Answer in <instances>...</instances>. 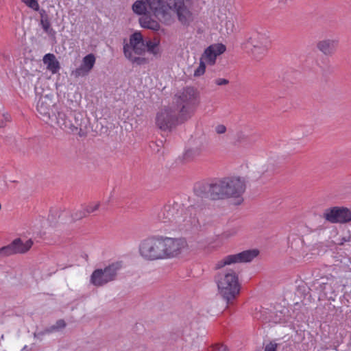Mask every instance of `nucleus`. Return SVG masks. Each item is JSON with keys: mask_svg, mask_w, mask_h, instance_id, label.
Segmentation results:
<instances>
[{"mask_svg": "<svg viewBox=\"0 0 351 351\" xmlns=\"http://www.w3.org/2000/svg\"><path fill=\"white\" fill-rule=\"evenodd\" d=\"M131 48L136 54L143 55L145 52V41L139 45H134Z\"/></svg>", "mask_w": 351, "mask_h": 351, "instance_id": "nucleus-32", "label": "nucleus"}, {"mask_svg": "<svg viewBox=\"0 0 351 351\" xmlns=\"http://www.w3.org/2000/svg\"><path fill=\"white\" fill-rule=\"evenodd\" d=\"M143 42H144V40H143L141 33L134 32V34H132L130 36V45H129L130 49H131L132 47L136 45H139V44L142 43Z\"/></svg>", "mask_w": 351, "mask_h": 351, "instance_id": "nucleus-28", "label": "nucleus"}, {"mask_svg": "<svg viewBox=\"0 0 351 351\" xmlns=\"http://www.w3.org/2000/svg\"><path fill=\"white\" fill-rule=\"evenodd\" d=\"M199 103V93L192 86L184 88L174 96V108L180 112V118L184 120L192 117Z\"/></svg>", "mask_w": 351, "mask_h": 351, "instance_id": "nucleus-3", "label": "nucleus"}, {"mask_svg": "<svg viewBox=\"0 0 351 351\" xmlns=\"http://www.w3.org/2000/svg\"><path fill=\"white\" fill-rule=\"evenodd\" d=\"M27 7L34 11L39 10L40 5L37 0H21Z\"/></svg>", "mask_w": 351, "mask_h": 351, "instance_id": "nucleus-30", "label": "nucleus"}, {"mask_svg": "<svg viewBox=\"0 0 351 351\" xmlns=\"http://www.w3.org/2000/svg\"><path fill=\"white\" fill-rule=\"evenodd\" d=\"M213 351H228V348L222 344H217L213 348Z\"/></svg>", "mask_w": 351, "mask_h": 351, "instance_id": "nucleus-36", "label": "nucleus"}, {"mask_svg": "<svg viewBox=\"0 0 351 351\" xmlns=\"http://www.w3.org/2000/svg\"><path fill=\"white\" fill-rule=\"evenodd\" d=\"M223 180L226 197H237L238 202L236 204H240L243 202L241 195L245 190V184L241 178H225Z\"/></svg>", "mask_w": 351, "mask_h": 351, "instance_id": "nucleus-14", "label": "nucleus"}, {"mask_svg": "<svg viewBox=\"0 0 351 351\" xmlns=\"http://www.w3.org/2000/svg\"><path fill=\"white\" fill-rule=\"evenodd\" d=\"M66 326L65 321L62 319H58L56 324L50 327L46 328L44 330L39 332H35V337H40L46 334L52 333L64 329Z\"/></svg>", "mask_w": 351, "mask_h": 351, "instance_id": "nucleus-24", "label": "nucleus"}, {"mask_svg": "<svg viewBox=\"0 0 351 351\" xmlns=\"http://www.w3.org/2000/svg\"><path fill=\"white\" fill-rule=\"evenodd\" d=\"M123 53L127 59H128L132 63L136 64L138 65H143L148 63V60L145 58L143 57H134L132 55V50L130 49L128 44L123 45Z\"/></svg>", "mask_w": 351, "mask_h": 351, "instance_id": "nucleus-25", "label": "nucleus"}, {"mask_svg": "<svg viewBox=\"0 0 351 351\" xmlns=\"http://www.w3.org/2000/svg\"><path fill=\"white\" fill-rule=\"evenodd\" d=\"M219 293L222 298L230 303L239 294L241 285L238 274L232 269L218 272L215 276Z\"/></svg>", "mask_w": 351, "mask_h": 351, "instance_id": "nucleus-4", "label": "nucleus"}, {"mask_svg": "<svg viewBox=\"0 0 351 351\" xmlns=\"http://www.w3.org/2000/svg\"><path fill=\"white\" fill-rule=\"evenodd\" d=\"M191 0H138L132 5V10L138 15L147 14V8L162 23L170 25L173 19L169 10L176 12L182 25L189 26L193 21V14L189 10Z\"/></svg>", "mask_w": 351, "mask_h": 351, "instance_id": "nucleus-1", "label": "nucleus"}, {"mask_svg": "<svg viewBox=\"0 0 351 351\" xmlns=\"http://www.w3.org/2000/svg\"><path fill=\"white\" fill-rule=\"evenodd\" d=\"M44 64L47 65V69L53 73H56L60 69V64L53 53H47L43 57Z\"/></svg>", "mask_w": 351, "mask_h": 351, "instance_id": "nucleus-26", "label": "nucleus"}, {"mask_svg": "<svg viewBox=\"0 0 351 351\" xmlns=\"http://www.w3.org/2000/svg\"><path fill=\"white\" fill-rule=\"evenodd\" d=\"M27 346H25L24 348H23V350H27Z\"/></svg>", "mask_w": 351, "mask_h": 351, "instance_id": "nucleus-42", "label": "nucleus"}, {"mask_svg": "<svg viewBox=\"0 0 351 351\" xmlns=\"http://www.w3.org/2000/svg\"><path fill=\"white\" fill-rule=\"evenodd\" d=\"M157 220L163 223H169L173 230L187 232L199 226L197 209L193 205L184 207L178 202L165 204L157 215Z\"/></svg>", "mask_w": 351, "mask_h": 351, "instance_id": "nucleus-2", "label": "nucleus"}, {"mask_svg": "<svg viewBox=\"0 0 351 351\" xmlns=\"http://www.w3.org/2000/svg\"><path fill=\"white\" fill-rule=\"evenodd\" d=\"M215 84L218 86L227 85L229 84V81L223 78H218L215 80Z\"/></svg>", "mask_w": 351, "mask_h": 351, "instance_id": "nucleus-37", "label": "nucleus"}, {"mask_svg": "<svg viewBox=\"0 0 351 351\" xmlns=\"http://www.w3.org/2000/svg\"><path fill=\"white\" fill-rule=\"evenodd\" d=\"M248 137L240 133L238 134V141L240 143H245L247 141Z\"/></svg>", "mask_w": 351, "mask_h": 351, "instance_id": "nucleus-38", "label": "nucleus"}, {"mask_svg": "<svg viewBox=\"0 0 351 351\" xmlns=\"http://www.w3.org/2000/svg\"><path fill=\"white\" fill-rule=\"evenodd\" d=\"M96 58L93 53H89L82 59L81 65L72 71L75 77H84L90 72L95 64Z\"/></svg>", "mask_w": 351, "mask_h": 351, "instance_id": "nucleus-18", "label": "nucleus"}, {"mask_svg": "<svg viewBox=\"0 0 351 351\" xmlns=\"http://www.w3.org/2000/svg\"><path fill=\"white\" fill-rule=\"evenodd\" d=\"M56 108H58V106L51 97L47 95L40 96L36 106L40 119L47 123L53 122L54 114L56 112Z\"/></svg>", "mask_w": 351, "mask_h": 351, "instance_id": "nucleus-12", "label": "nucleus"}, {"mask_svg": "<svg viewBox=\"0 0 351 351\" xmlns=\"http://www.w3.org/2000/svg\"><path fill=\"white\" fill-rule=\"evenodd\" d=\"M139 23L143 28L158 31L160 29V25L159 23L154 20L149 14H145L139 18Z\"/></svg>", "mask_w": 351, "mask_h": 351, "instance_id": "nucleus-22", "label": "nucleus"}, {"mask_svg": "<svg viewBox=\"0 0 351 351\" xmlns=\"http://www.w3.org/2000/svg\"><path fill=\"white\" fill-rule=\"evenodd\" d=\"M40 14V25L45 33H46L49 38L55 39L56 36V32L51 27V17L49 11L39 8L36 10Z\"/></svg>", "mask_w": 351, "mask_h": 351, "instance_id": "nucleus-19", "label": "nucleus"}, {"mask_svg": "<svg viewBox=\"0 0 351 351\" xmlns=\"http://www.w3.org/2000/svg\"><path fill=\"white\" fill-rule=\"evenodd\" d=\"M194 192L202 198L213 200L226 198L223 179L214 183H198L194 187Z\"/></svg>", "mask_w": 351, "mask_h": 351, "instance_id": "nucleus-9", "label": "nucleus"}, {"mask_svg": "<svg viewBox=\"0 0 351 351\" xmlns=\"http://www.w3.org/2000/svg\"><path fill=\"white\" fill-rule=\"evenodd\" d=\"M206 71V64L204 60L200 58L199 66L194 71L195 77L202 76Z\"/></svg>", "mask_w": 351, "mask_h": 351, "instance_id": "nucleus-29", "label": "nucleus"}, {"mask_svg": "<svg viewBox=\"0 0 351 351\" xmlns=\"http://www.w3.org/2000/svg\"><path fill=\"white\" fill-rule=\"evenodd\" d=\"M145 48H147V51L154 56L158 55L160 53V50L158 48L159 42H153L149 40L145 43Z\"/></svg>", "mask_w": 351, "mask_h": 351, "instance_id": "nucleus-27", "label": "nucleus"}, {"mask_svg": "<svg viewBox=\"0 0 351 351\" xmlns=\"http://www.w3.org/2000/svg\"><path fill=\"white\" fill-rule=\"evenodd\" d=\"M186 120L180 118V112L173 107L165 106L157 112L155 123L158 128L164 132H171L177 125Z\"/></svg>", "mask_w": 351, "mask_h": 351, "instance_id": "nucleus-6", "label": "nucleus"}, {"mask_svg": "<svg viewBox=\"0 0 351 351\" xmlns=\"http://www.w3.org/2000/svg\"><path fill=\"white\" fill-rule=\"evenodd\" d=\"M259 254L256 249L247 250L241 252L226 256L217 262L215 269H220L227 265L235 263H250Z\"/></svg>", "mask_w": 351, "mask_h": 351, "instance_id": "nucleus-10", "label": "nucleus"}, {"mask_svg": "<svg viewBox=\"0 0 351 351\" xmlns=\"http://www.w3.org/2000/svg\"><path fill=\"white\" fill-rule=\"evenodd\" d=\"M322 282L320 285V288L325 295L330 293H333L335 291L334 287L338 284L335 277L332 275L329 276L322 277Z\"/></svg>", "mask_w": 351, "mask_h": 351, "instance_id": "nucleus-21", "label": "nucleus"}, {"mask_svg": "<svg viewBox=\"0 0 351 351\" xmlns=\"http://www.w3.org/2000/svg\"><path fill=\"white\" fill-rule=\"evenodd\" d=\"M32 245L33 241L32 239L23 242L21 238H16L8 245L0 248V260L14 254H25L30 250Z\"/></svg>", "mask_w": 351, "mask_h": 351, "instance_id": "nucleus-13", "label": "nucleus"}, {"mask_svg": "<svg viewBox=\"0 0 351 351\" xmlns=\"http://www.w3.org/2000/svg\"><path fill=\"white\" fill-rule=\"evenodd\" d=\"M215 132L218 134H224L226 132V127L224 125L220 124L215 127Z\"/></svg>", "mask_w": 351, "mask_h": 351, "instance_id": "nucleus-35", "label": "nucleus"}, {"mask_svg": "<svg viewBox=\"0 0 351 351\" xmlns=\"http://www.w3.org/2000/svg\"><path fill=\"white\" fill-rule=\"evenodd\" d=\"M271 165V163H269L268 165H267V167L266 165H263V167H262V173H264L265 172H267L269 171H273L274 170V167H269V165Z\"/></svg>", "mask_w": 351, "mask_h": 351, "instance_id": "nucleus-39", "label": "nucleus"}, {"mask_svg": "<svg viewBox=\"0 0 351 351\" xmlns=\"http://www.w3.org/2000/svg\"><path fill=\"white\" fill-rule=\"evenodd\" d=\"M123 267V262L118 261L109 264L104 269H96L90 276V282L96 287H102L117 280L119 271Z\"/></svg>", "mask_w": 351, "mask_h": 351, "instance_id": "nucleus-7", "label": "nucleus"}, {"mask_svg": "<svg viewBox=\"0 0 351 351\" xmlns=\"http://www.w3.org/2000/svg\"><path fill=\"white\" fill-rule=\"evenodd\" d=\"M87 216H88V215L86 212L85 208L77 210V211L74 212L71 215L73 219L75 221L80 220V219H81L84 217H86Z\"/></svg>", "mask_w": 351, "mask_h": 351, "instance_id": "nucleus-31", "label": "nucleus"}, {"mask_svg": "<svg viewBox=\"0 0 351 351\" xmlns=\"http://www.w3.org/2000/svg\"><path fill=\"white\" fill-rule=\"evenodd\" d=\"M324 217L331 223H347L351 221V211L344 207H333L326 210Z\"/></svg>", "mask_w": 351, "mask_h": 351, "instance_id": "nucleus-15", "label": "nucleus"}, {"mask_svg": "<svg viewBox=\"0 0 351 351\" xmlns=\"http://www.w3.org/2000/svg\"><path fill=\"white\" fill-rule=\"evenodd\" d=\"M203 150L204 146L202 143L196 147H191L184 152L183 159L186 162H191L201 156Z\"/></svg>", "mask_w": 351, "mask_h": 351, "instance_id": "nucleus-23", "label": "nucleus"}, {"mask_svg": "<svg viewBox=\"0 0 351 351\" xmlns=\"http://www.w3.org/2000/svg\"><path fill=\"white\" fill-rule=\"evenodd\" d=\"M228 23H230V25H231L232 26H233V24L230 22V21H228L226 23V25H228Z\"/></svg>", "mask_w": 351, "mask_h": 351, "instance_id": "nucleus-41", "label": "nucleus"}, {"mask_svg": "<svg viewBox=\"0 0 351 351\" xmlns=\"http://www.w3.org/2000/svg\"><path fill=\"white\" fill-rule=\"evenodd\" d=\"M56 112L53 122H50L51 125L55 124L66 132H77L82 135V115L80 112L64 106L56 108Z\"/></svg>", "mask_w": 351, "mask_h": 351, "instance_id": "nucleus-5", "label": "nucleus"}, {"mask_svg": "<svg viewBox=\"0 0 351 351\" xmlns=\"http://www.w3.org/2000/svg\"><path fill=\"white\" fill-rule=\"evenodd\" d=\"M267 37L259 33L253 34L247 40V44L251 45V50L254 55L264 53L267 50Z\"/></svg>", "mask_w": 351, "mask_h": 351, "instance_id": "nucleus-17", "label": "nucleus"}, {"mask_svg": "<svg viewBox=\"0 0 351 351\" xmlns=\"http://www.w3.org/2000/svg\"><path fill=\"white\" fill-rule=\"evenodd\" d=\"M339 41L335 39H325L317 43V48L325 56H333L338 47Z\"/></svg>", "mask_w": 351, "mask_h": 351, "instance_id": "nucleus-20", "label": "nucleus"}, {"mask_svg": "<svg viewBox=\"0 0 351 351\" xmlns=\"http://www.w3.org/2000/svg\"><path fill=\"white\" fill-rule=\"evenodd\" d=\"M164 259L172 258L181 254L182 250L187 246L184 238H171L162 237Z\"/></svg>", "mask_w": 351, "mask_h": 351, "instance_id": "nucleus-11", "label": "nucleus"}, {"mask_svg": "<svg viewBox=\"0 0 351 351\" xmlns=\"http://www.w3.org/2000/svg\"><path fill=\"white\" fill-rule=\"evenodd\" d=\"M3 126H4L3 123H0V128H2Z\"/></svg>", "mask_w": 351, "mask_h": 351, "instance_id": "nucleus-43", "label": "nucleus"}, {"mask_svg": "<svg viewBox=\"0 0 351 351\" xmlns=\"http://www.w3.org/2000/svg\"><path fill=\"white\" fill-rule=\"evenodd\" d=\"M226 49V46L222 43L211 45L205 49L201 59L204 60L208 64L213 66L216 62L217 57L224 53Z\"/></svg>", "mask_w": 351, "mask_h": 351, "instance_id": "nucleus-16", "label": "nucleus"}, {"mask_svg": "<svg viewBox=\"0 0 351 351\" xmlns=\"http://www.w3.org/2000/svg\"><path fill=\"white\" fill-rule=\"evenodd\" d=\"M278 343L274 342H269L265 347L264 351H277Z\"/></svg>", "mask_w": 351, "mask_h": 351, "instance_id": "nucleus-34", "label": "nucleus"}, {"mask_svg": "<svg viewBox=\"0 0 351 351\" xmlns=\"http://www.w3.org/2000/svg\"><path fill=\"white\" fill-rule=\"evenodd\" d=\"M3 117H4L5 121H10V114H3Z\"/></svg>", "mask_w": 351, "mask_h": 351, "instance_id": "nucleus-40", "label": "nucleus"}, {"mask_svg": "<svg viewBox=\"0 0 351 351\" xmlns=\"http://www.w3.org/2000/svg\"><path fill=\"white\" fill-rule=\"evenodd\" d=\"M99 206H100L99 202L91 203V204L87 205L85 208L87 215H88L89 214L99 209Z\"/></svg>", "mask_w": 351, "mask_h": 351, "instance_id": "nucleus-33", "label": "nucleus"}, {"mask_svg": "<svg viewBox=\"0 0 351 351\" xmlns=\"http://www.w3.org/2000/svg\"><path fill=\"white\" fill-rule=\"evenodd\" d=\"M162 237H148L141 243L139 253L147 261L164 259Z\"/></svg>", "mask_w": 351, "mask_h": 351, "instance_id": "nucleus-8", "label": "nucleus"}]
</instances>
